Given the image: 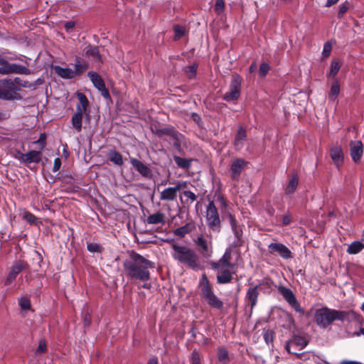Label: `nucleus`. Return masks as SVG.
<instances>
[{"instance_id": "1", "label": "nucleus", "mask_w": 364, "mask_h": 364, "mask_svg": "<svg viewBox=\"0 0 364 364\" xmlns=\"http://www.w3.org/2000/svg\"><path fill=\"white\" fill-rule=\"evenodd\" d=\"M154 267V262L133 250L129 252V257L123 262L124 274L132 280L148 281L151 277L149 269Z\"/></svg>"}, {"instance_id": "2", "label": "nucleus", "mask_w": 364, "mask_h": 364, "mask_svg": "<svg viewBox=\"0 0 364 364\" xmlns=\"http://www.w3.org/2000/svg\"><path fill=\"white\" fill-rule=\"evenodd\" d=\"M171 255L178 264L195 272L203 269L200 256L194 249L173 241L171 243Z\"/></svg>"}, {"instance_id": "3", "label": "nucleus", "mask_w": 364, "mask_h": 364, "mask_svg": "<svg viewBox=\"0 0 364 364\" xmlns=\"http://www.w3.org/2000/svg\"><path fill=\"white\" fill-rule=\"evenodd\" d=\"M200 291V297L204 299L211 308L221 310L223 302L214 293V290L205 274H203L198 284Z\"/></svg>"}, {"instance_id": "4", "label": "nucleus", "mask_w": 364, "mask_h": 364, "mask_svg": "<svg viewBox=\"0 0 364 364\" xmlns=\"http://www.w3.org/2000/svg\"><path fill=\"white\" fill-rule=\"evenodd\" d=\"M21 88L14 87L12 79L4 78L0 80V99L3 100H20L21 95L18 93Z\"/></svg>"}, {"instance_id": "5", "label": "nucleus", "mask_w": 364, "mask_h": 364, "mask_svg": "<svg viewBox=\"0 0 364 364\" xmlns=\"http://www.w3.org/2000/svg\"><path fill=\"white\" fill-rule=\"evenodd\" d=\"M338 311L328 307L318 309L315 312V322L321 328H326L337 320Z\"/></svg>"}, {"instance_id": "6", "label": "nucleus", "mask_w": 364, "mask_h": 364, "mask_svg": "<svg viewBox=\"0 0 364 364\" xmlns=\"http://www.w3.org/2000/svg\"><path fill=\"white\" fill-rule=\"evenodd\" d=\"M205 220L208 228L213 232H220L221 230V220L218 210L214 201H209L206 206Z\"/></svg>"}, {"instance_id": "7", "label": "nucleus", "mask_w": 364, "mask_h": 364, "mask_svg": "<svg viewBox=\"0 0 364 364\" xmlns=\"http://www.w3.org/2000/svg\"><path fill=\"white\" fill-rule=\"evenodd\" d=\"M155 134L159 136L166 135L169 138V141H172L173 146L178 151H181V143L184 139V136L178 132L173 127H167L156 129Z\"/></svg>"}, {"instance_id": "8", "label": "nucleus", "mask_w": 364, "mask_h": 364, "mask_svg": "<svg viewBox=\"0 0 364 364\" xmlns=\"http://www.w3.org/2000/svg\"><path fill=\"white\" fill-rule=\"evenodd\" d=\"M242 78L239 75H233L229 85V90L225 92L223 99L226 102H234L239 99L241 93Z\"/></svg>"}, {"instance_id": "9", "label": "nucleus", "mask_w": 364, "mask_h": 364, "mask_svg": "<svg viewBox=\"0 0 364 364\" xmlns=\"http://www.w3.org/2000/svg\"><path fill=\"white\" fill-rule=\"evenodd\" d=\"M193 242L203 258L209 259L212 257L213 247L211 239L208 240L203 235H200L193 238Z\"/></svg>"}, {"instance_id": "10", "label": "nucleus", "mask_w": 364, "mask_h": 364, "mask_svg": "<svg viewBox=\"0 0 364 364\" xmlns=\"http://www.w3.org/2000/svg\"><path fill=\"white\" fill-rule=\"evenodd\" d=\"M227 216L231 227V230L235 235V240L232 242V246L235 247H242L244 245V240L242 239V228L238 221L236 220L234 215L231 213H228Z\"/></svg>"}, {"instance_id": "11", "label": "nucleus", "mask_w": 364, "mask_h": 364, "mask_svg": "<svg viewBox=\"0 0 364 364\" xmlns=\"http://www.w3.org/2000/svg\"><path fill=\"white\" fill-rule=\"evenodd\" d=\"M278 291L282 295L283 298L288 303V304L292 309H294L296 312L302 315L304 314V309L301 306L294 294L290 289L284 286H279L278 287Z\"/></svg>"}, {"instance_id": "12", "label": "nucleus", "mask_w": 364, "mask_h": 364, "mask_svg": "<svg viewBox=\"0 0 364 364\" xmlns=\"http://www.w3.org/2000/svg\"><path fill=\"white\" fill-rule=\"evenodd\" d=\"M188 183L186 181H178L174 187H168L160 193V200L173 201L177 198L178 191L186 188Z\"/></svg>"}, {"instance_id": "13", "label": "nucleus", "mask_w": 364, "mask_h": 364, "mask_svg": "<svg viewBox=\"0 0 364 364\" xmlns=\"http://www.w3.org/2000/svg\"><path fill=\"white\" fill-rule=\"evenodd\" d=\"M337 320L342 322H346L348 324H350L352 323H358L361 324L363 321V317L360 314L356 313L353 310H338Z\"/></svg>"}, {"instance_id": "14", "label": "nucleus", "mask_w": 364, "mask_h": 364, "mask_svg": "<svg viewBox=\"0 0 364 364\" xmlns=\"http://www.w3.org/2000/svg\"><path fill=\"white\" fill-rule=\"evenodd\" d=\"M94 86L101 92L102 96L105 99H109L110 95L107 89L105 82L102 77L96 72L90 71L87 74Z\"/></svg>"}, {"instance_id": "15", "label": "nucleus", "mask_w": 364, "mask_h": 364, "mask_svg": "<svg viewBox=\"0 0 364 364\" xmlns=\"http://www.w3.org/2000/svg\"><path fill=\"white\" fill-rule=\"evenodd\" d=\"M268 250L270 254L277 253L281 257L285 259L293 257L291 250L284 244L279 242H272L268 245Z\"/></svg>"}, {"instance_id": "16", "label": "nucleus", "mask_w": 364, "mask_h": 364, "mask_svg": "<svg viewBox=\"0 0 364 364\" xmlns=\"http://www.w3.org/2000/svg\"><path fill=\"white\" fill-rule=\"evenodd\" d=\"M28 267V263L25 261L18 260L15 262L5 280V285H9L20 272L24 269H27Z\"/></svg>"}, {"instance_id": "17", "label": "nucleus", "mask_w": 364, "mask_h": 364, "mask_svg": "<svg viewBox=\"0 0 364 364\" xmlns=\"http://www.w3.org/2000/svg\"><path fill=\"white\" fill-rule=\"evenodd\" d=\"M234 269L235 268L213 269L218 272L216 277L217 283L219 284H225L231 282L233 279V275L236 273Z\"/></svg>"}, {"instance_id": "18", "label": "nucleus", "mask_w": 364, "mask_h": 364, "mask_svg": "<svg viewBox=\"0 0 364 364\" xmlns=\"http://www.w3.org/2000/svg\"><path fill=\"white\" fill-rule=\"evenodd\" d=\"M308 344V341L305 338V337L298 335H294L292 338L287 341L285 344V348L289 353L296 354V352L291 351V348L292 346H295L299 348V349H302L306 347Z\"/></svg>"}, {"instance_id": "19", "label": "nucleus", "mask_w": 364, "mask_h": 364, "mask_svg": "<svg viewBox=\"0 0 364 364\" xmlns=\"http://www.w3.org/2000/svg\"><path fill=\"white\" fill-rule=\"evenodd\" d=\"M363 154V145L361 141H351L350 143V154L352 160L357 163L360 161Z\"/></svg>"}, {"instance_id": "20", "label": "nucleus", "mask_w": 364, "mask_h": 364, "mask_svg": "<svg viewBox=\"0 0 364 364\" xmlns=\"http://www.w3.org/2000/svg\"><path fill=\"white\" fill-rule=\"evenodd\" d=\"M132 166L144 178H151L152 171L151 168L141 161L132 158L130 159Z\"/></svg>"}, {"instance_id": "21", "label": "nucleus", "mask_w": 364, "mask_h": 364, "mask_svg": "<svg viewBox=\"0 0 364 364\" xmlns=\"http://www.w3.org/2000/svg\"><path fill=\"white\" fill-rule=\"evenodd\" d=\"M259 286H250L246 292L245 301L250 306L251 310H252L257 305V299L259 296Z\"/></svg>"}, {"instance_id": "22", "label": "nucleus", "mask_w": 364, "mask_h": 364, "mask_svg": "<svg viewBox=\"0 0 364 364\" xmlns=\"http://www.w3.org/2000/svg\"><path fill=\"white\" fill-rule=\"evenodd\" d=\"M247 162L243 159H237L230 166L231 178L238 180Z\"/></svg>"}, {"instance_id": "23", "label": "nucleus", "mask_w": 364, "mask_h": 364, "mask_svg": "<svg viewBox=\"0 0 364 364\" xmlns=\"http://www.w3.org/2000/svg\"><path fill=\"white\" fill-rule=\"evenodd\" d=\"M196 229V223L193 220H190L184 225L178 228L173 230V234L181 238L185 237L186 235L191 233Z\"/></svg>"}, {"instance_id": "24", "label": "nucleus", "mask_w": 364, "mask_h": 364, "mask_svg": "<svg viewBox=\"0 0 364 364\" xmlns=\"http://www.w3.org/2000/svg\"><path fill=\"white\" fill-rule=\"evenodd\" d=\"M330 156L336 167L339 168L343 162V153L341 146H336L331 149Z\"/></svg>"}, {"instance_id": "25", "label": "nucleus", "mask_w": 364, "mask_h": 364, "mask_svg": "<svg viewBox=\"0 0 364 364\" xmlns=\"http://www.w3.org/2000/svg\"><path fill=\"white\" fill-rule=\"evenodd\" d=\"M83 114H85V113L81 112L80 107H76V112L71 119L72 125L76 132H80L82 131Z\"/></svg>"}, {"instance_id": "26", "label": "nucleus", "mask_w": 364, "mask_h": 364, "mask_svg": "<svg viewBox=\"0 0 364 364\" xmlns=\"http://www.w3.org/2000/svg\"><path fill=\"white\" fill-rule=\"evenodd\" d=\"M77 97L79 100V104L76 105V107H80L82 112L85 113V117L89 119L90 117V111L88 109L89 107V101L86 97V95L82 92H77Z\"/></svg>"}, {"instance_id": "27", "label": "nucleus", "mask_w": 364, "mask_h": 364, "mask_svg": "<svg viewBox=\"0 0 364 364\" xmlns=\"http://www.w3.org/2000/svg\"><path fill=\"white\" fill-rule=\"evenodd\" d=\"M299 184V176L297 173H293L289 177L287 185L284 189L287 195L292 194L296 189Z\"/></svg>"}, {"instance_id": "28", "label": "nucleus", "mask_w": 364, "mask_h": 364, "mask_svg": "<svg viewBox=\"0 0 364 364\" xmlns=\"http://www.w3.org/2000/svg\"><path fill=\"white\" fill-rule=\"evenodd\" d=\"M247 139L246 129L242 127H240L234 140V146L237 149H240L243 146V142Z\"/></svg>"}, {"instance_id": "29", "label": "nucleus", "mask_w": 364, "mask_h": 364, "mask_svg": "<svg viewBox=\"0 0 364 364\" xmlns=\"http://www.w3.org/2000/svg\"><path fill=\"white\" fill-rule=\"evenodd\" d=\"M41 161V152L38 151H30L25 155H21V161L23 163H38Z\"/></svg>"}, {"instance_id": "30", "label": "nucleus", "mask_w": 364, "mask_h": 364, "mask_svg": "<svg viewBox=\"0 0 364 364\" xmlns=\"http://www.w3.org/2000/svg\"><path fill=\"white\" fill-rule=\"evenodd\" d=\"M7 68L6 71L9 73V75L14 73L28 75L31 74V70L28 68L20 64L12 63L11 66Z\"/></svg>"}, {"instance_id": "31", "label": "nucleus", "mask_w": 364, "mask_h": 364, "mask_svg": "<svg viewBox=\"0 0 364 364\" xmlns=\"http://www.w3.org/2000/svg\"><path fill=\"white\" fill-rule=\"evenodd\" d=\"M55 73L62 78L72 79L75 77L73 70L69 68H62L56 65L54 67Z\"/></svg>"}, {"instance_id": "32", "label": "nucleus", "mask_w": 364, "mask_h": 364, "mask_svg": "<svg viewBox=\"0 0 364 364\" xmlns=\"http://www.w3.org/2000/svg\"><path fill=\"white\" fill-rule=\"evenodd\" d=\"M181 194L183 196L184 199L181 196L180 200L182 204L186 205L187 206L191 205L197 199V196L191 191H187L183 189Z\"/></svg>"}, {"instance_id": "33", "label": "nucleus", "mask_w": 364, "mask_h": 364, "mask_svg": "<svg viewBox=\"0 0 364 364\" xmlns=\"http://www.w3.org/2000/svg\"><path fill=\"white\" fill-rule=\"evenodd\" d=\"M210 267L212 269L235 268L236 264L231 263L230 261L225 260L223 258H220L216 262H212Z\"/></svg>"}, {"instance_id": "34", "label": "nucleus", "mask_w": 364, "mask_h": 364, "mask_svg": "<svg viewBox=\"0 0 364 364\" xmlns=\"http://www.w3.org/2000/svg\"><path fill=\"white\" fill-rule=\"evenodd\" d=\"M85 55L95 60H101V55L97 46L88 45L85 48Z\"/></svg>"}, {"instance_id": "35", "label": "nucleus", "mask_w": 364, "mask_h": 364, "mask_svg": "<svg viewBox=\"0 0 364 364\" xmlns=\"http://www.w3.org/2000/svg\"><path fill=\"white\" fill-rule=\"evenodd\" d=\"M165 219V215L164 213L158 212L156 213L150 215L146 218V222L149 224H159L164 223Z\"/></svg>"}, {"instance_id": "36", "label": "nucleus", "mask_w": 364, "mask_h": 364, "mask_svg": "<svg viewBox=\"0 0 364 364\" xmlns=\"http://www.w3.org/2000/svg\"><path fill=\"white\" fill-rule=\"evenodd\" d=\"M88 68V64L85 62L84 60H82L80 58L77 57L76 61L75 63V70L73 72H75V75H79L82 73H83L85 70H86Z\"/></svg>"}, {"instance_id": "37", "label": "nucleus", "mask_w": 364, "mask_h": 364, "mask_svg": "<svg viewBox=\"0 0 364 364\" xmlns=\"http://www.w3.org/2000/svg\"><path fill=\"white\" fill-rule=\"evenodd\" d=\"M364 248V245L360 241H354L348 245L346 252L350 255H355L361 252Z\"/></svg>"}, {"instance_id": "38", "label": "nucleus", "mask_w": 364, "mask_h": 364, "mask_svg": "<svg viewBox=\"0 0 364 364\" xmlns=\"http://www.w3.org/2000/svg\"><path fill=\"white\" fill-rule=\"evenodd\" d=\"M108 157L110 161L116 165L122 166L123 164L122 156L116 150H110L108 153Z\"/></svg>"}, {"instance_id": "39", "label": "nucleus", "mask_w": 364, "mask_h": 364, "mask_svg": "<svg viewBox=\"0 0 364 364\" xmlns=\"http://www.w3.org/2000/svg\"><path fill=\"white\" fill-rule=\"evenodd\" d=\"M340 92V82L336 79L333 81L331 90L328 93V97L331 100L334 101L338 96Z\"/></svg>"}, {"instance_id": "40", "label": "nucleus", "mask_w": 364, "mask_h": 364, "mask_svg": "<svg viewBox=\"0 0 364 364\" xmlns=\"http://www.w3.org/2000/svg\"><path fill=\"white\" fill-rule=\"evenodd\" d=\"M218 358L222 364H228L230 362L229 353L224 347H220L218 349Z\"/></svg>"}, {"instance_id": "41", "label": "nucleus", "mask_w": 364, "mask_h": 364, "mask_svg": "<svg viewBox=\"0 0 364 364\" xmlns=\"http://www.w3.org/2000/svg\"><path fill=\"white\" fill-rule=\"evenodd\" d=\"M173 160L176 165L180 168H188L191 166V161L187 159L182 158L178 156H174Z\"/></svg>"}, {"instance_id": "42", "label": "nucleus", "mask_w": 364, "mask_h": 364, "mask_svg": "<svg viewBox=\"0 0 364 364\" xmlns=\"http://www.w3.org/2000/svg\"><path fill=\"white\" fill-rule=\"evenodd\" d=\"M87 250L92 253H101L103 252L104 248L100 243L87 242Z\"/></svg>"}, {"instance_id": "43", "label": "nucleus", "mask_w": 364, "mask_h": 364, "mask_svg": "<svg viewBox=\"0 0 364 364\" xmlns=\"http://www.w3.org/2000/svg\"><path fill=\"white\" fill-rule=\"evenodd\" d=\"M341 68V63L338 60H333L331 64L330 72L328 77H335Z\"/></svg>"}, {"instance_id": "44", "label": "nucleus", "mask_w": 364, "mask_h": 364, "mask_svg": "<svg viewBox=\"0 0 364 364\" xmlns=\"http://www.w3.org/2000/svg\"><path fill=\"white\" fill-rule=\"evenodd\" d=\"M12 63H9L6 57L0 55V74L1 75H9L6 70Z\"/></svg>"}, {"instance_id": "45", "label": "nucleus", "mask_w": 364, "mask_h": 364, "mask_svg": "<svg viewBox=\"0 0 364 364\" xmlns=\"http://www.w3.org/2000/svg\"><path fill=\"white\" fill-rule=\"evenodd\" d=\"M19 305L23 310H28L31 309V301L27 297H21L19 299Z\"/></svg>"}, {"instance_id": "46", "label": "nucleus", "mask_w": 364, "mask_h": 364, "mask_svg": "<svg viewBox=\"0 0 364 364\" xmlns=\"http://www.w3.org/2000/svg\"><path fill=\"white\" fill-rule=\"evenodd\" d=\"M23 218L24 220H26L28 223L31 224H34L36 222L37 218L29 211H25L23 213Z\"/></svg>"}, {"instance_id": "47", "label": "nucleus", "mask_w": 364, "mask_h": 364, "mask_svg": "<svg viewBox=\"0 0 364 364\" xmlns=\"http://www.w3.org/2000/svg\"><path fill=\"white\" fill-rule=\"evenodd\" d=\"M191 364H200V356L196 350H193L191 356Z\"/></svg>"}, {"instance_id": "48", "label": "nucleus", "mask_w": 364, "mask_h": 364, "mask_svg": "<svg viewBox=\"0 0 364 364\" xmlns=\"http://www.w3.org/2000/svg\"><path fill=\"white\" fill-rule=\"evenodd\" d=\"M173 31L176 38H179L185 34V28L179 25H175Z\"/></svg>"}, {"instance_id": "49", "label": "nucleus", "mask_w": 364, "mask_h": 364, "mask_svg": "<svg viewBox=\"0 0 364 364\" xmlns=\"http://www.w3.org/2000/svg\"><path fill=\"white\" fill-rule=\"evenodd\" d=\"M47 348L46 342L45 340H41L36 350V354H41L46 352Z\"/></svg>"}, {"instance_id": "50", "label": "nucleus", "mask_w": 364, "mask_h": 364, "mask_svg": "<svg viewBox=\"0 0 364 364\" xmlns=\"http://www.w3.org/2000/svg\"><path fill=\"white\" fill-rule=\"evenodd\" d=\"M12 80H13V83L14 84V87H18L19 88H20V87H28V82L27 81L22 80L18 77H16Z\"/></svg>"}, {"instance_id": "51", "label": "nucleus", "mask_w": 364, "mask_h": 364, "mask_svg": "<svg viewBox=\"0 0 364 364\" xmlns=\"http://www.w3.org/2000/svg\"><path fill=\"white\" fill-rule=\"evenodd\" d=\"M196 71H197V65H192L188 66L186 68V73L187 75L188 76V77H190V78H192L196 75Z\"/></svg>"}, {"instance_id": "52", "label": "nucleus", "mask_w": 364, "mask_h": 364, "mask_svg": "<svg viewBox=\"0 0 364 364\" xmlns=\"http://www.w3.org/2000/svg\"><path fill=\"white\" fill-rule=\"evenodd\" d=\"M263 336L267 344L272 343L274 341V332L272 331L267 330L264 331Z\"/></svg>"}, {"instance_id": "53", "label": "nucleus", "mask_w": 364, "mask_h": 364, "mask_svg": "<svg viewBox=\"0 0 364 364\" xmlns=\"http://www.w3.org/2000/svg\"><path fill=\"white\" fill-rule=\"evenodd\" d=\"M286 318H287V323L284 325V327L287 329H290L292 326H294L295 325L294 319L292 315L290 314H287Z\"/></svg>"}, {"instance_id": "54", "label": "nucleus", "mask_w": 364, "mask_h": 364, "mask_svg": "<svg viewBox=\"0 0 364 364\" xmlns=\"http://www.w3.org/2000/svg\"><path fill=\"white\" fill-rule=\"evenodd\" d=\"M269 70V66L267 63H262L259 66V73L261 77H264Z\"/></svg>"}, {"instance_id": "55", "label": "nucleus", "mask_w": 364, "mask_h": 364, "mask_svg": "<svg viewBox=\"0 0 364 364\" xmlns=\"http://www.w3.org/2000/svg\"><path fill=\"white\" fill-rule=\"evenodd\" d=\"M348 2L341 4L338 13V18H341L344 15V14L348 11Z\"/></svg>"}, {"instance_id": "56", "label": "nucleus", "mask_w": 364, "mask_h": 364, "mask_svg": "<svg viewBox=\"0 0 364 364\" xmlns=\"http://www.w3.org/2000/svg\"><path fill=\"white\" fill-rule=\"evenodd\" d=\"M216 197V200L220 203L221 208H226L228 206L227 200L222 194H218Z\"/></svg>"}, {"instance_id": "57", "label": "nucleus", "mask_w": 364, "mask_h": 364, "mask_svg": "<svg viewBox=\"0 0 364 364\" xmlns=\"http://www.w3.org/2000/svg\"><path fill=\"white\" fill-rule=\"evenodd\" d=\"M331 51V46L328 43H326L323 46V57H328Z\"/></svg>"}, {"instance_id": "58", "label": "nucleus", "mask_w": 364, "mask_h": 364, "mask_svg": "<svg viewBox=\"0 0 364 364\" xmlns=\"http://www.w3.org/2000/svg\"><path fill=\"white\" fill-rule=\"evenodd\" d=\"M61 166V160L60 158H55L54 160V164L53 166V171L56 172L58 171Z\"/></svg>"}, {"instance_id": "59", "label": "nucleus", "mask_w": 364, "mask_h": 364, "mask_svg": "<svg viewBox=\"0 0 364 364\" xmlns=\"http://www.w3.org/2000/svg\"><path fill=\"white\" fill-rule=\"evenodd\" d=\"M224 1L223 0H217L215 4V10L218 12H220L224 8Z\"/></svg>"}, {"instance_id": "60", "label": "nucleus", "mask_w": 364, "mask_h": 364, "mask_svg": "<svg viewBox=\"0 0 364 364\" xmlns=\"http://www.w3.org/2000/svg\"><path fill=\"white\" fill-rule=\"evenodd\" d=\"M220 258H223L225 260L230 262L232 259L231 251L230 250H226V251Z\"/></svg>"}, {"instance_id": "61", "label": "nucleus", "mask_w": 364, "mask_h": 364, "mask_svg": "<svg viewBox=\"0 0 364 364\" xmlns=\"http://www.w3.org/2000/svg\"><path fill=\"white\" fill-rule=\"evenodd\" d=\"M75 26L74 21H68L65 24V28L67 32H70Z\"/></svg>"}, {"instance_id": "62", "label": "nucleus", "mask_w": 364, "mask_h": 364, "mask_svg": "<svg viewBox=\"0 0 364 364\" xmlns=\"http://www.w3.org/2000/svg\"><path fill=\"white\" fill-rule=\"evenodd\" d=\"M46 136L45 134H41L39 139L36 141L42 144L43 147L46 145Z\"/></svg>"}, {"instance_id": "63", "label": "nucleus", "mask_w": 364, "mask_h": 364, "mask_svg": "<svg viewBox=\"0 0 364 364\" xmlns=\"http://www.w3.org/2000/svg\"><path fill=\"white\" fill-rule=\"evenodd\" d=\"M291 223V216L289 215H286L282 218V223L284 225H288Z\"/></svg>"}, {"instance_id": "64", "label": "nucleus", "mask_w": 364, "mask_h": 364, "mask_svg": "<svg viewBox=\"0 0 364 364\" xmlns=\"http://www.w3.org/2000/svg\"><path fill=\"white\" fill-rule=\"evenodd\" d=\"M147 364H159L158 358L156 356L152 357L149 360Z\"/></svg>"}]
</instances>
